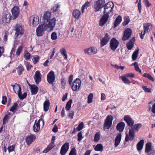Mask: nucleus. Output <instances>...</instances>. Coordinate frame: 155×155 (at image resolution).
<instances>
[{"mask_svg": "<svg viewBox=\"0 0 155 155\" xmlns=\"http://www.w3.org/2000/svg\"><path fill=\"white\" fill-rule=\"evenodd\" d=\"M19 9L18 7L15 6L12 9V16H13V19H15L18 16L19 13Z\"/></svg>", "mask_w": 155, "mask_h": 155, "instance_id": "nucleus-17", "label": "nucleus"}, {"mask_svg": "<svg viewBox=\"0 0 155 155\" xmlns=\"http://www.w3.org/2000/svg\"><path fill=\"white\" fill-rule=\"evenodd\" d=\"M134 46V43H133L128 42L127 44V47L129 50H131Z\"/></svg>", "mask_w": 155, "mask_h": 155, "instance_id": "nucleus-49", "label": "nucleus"}, {"mask_svg": "<svg viewBox=\"0 0 155 155\" xmlns=\"http://www.w3.org/2000/svg\"><path fill=\"white\" fill-rule=\"evenodd\" d=\"M119 44V42L115 38H113L110 40V46L111 49L114 51L117 48Z\"/></svg>", "mask_w": 155, "mask_h": 155, "instance_id": "nucleus-6", "label": "nucleus"}, {"mask_svg": "<svg viewBox=\"0 0 155 155\" xmlns=\"http://www.w3.org/2000/svg\"><path fill=\"white\" fill-rule=\"evenodd\" d=\"M121 134L120 133L118 134L117 135L115 140L114 145L115 147H117L119 144L121 139Z\"/></svg>", "mask_w": 155, "mask_h": 155, "instance_id": "nucleus-25", "label": "nucleus"}, {"mask_svg": "<svg viewBox=\"0 0 155 155\" xmlns=\"http://www.w3.org/2000/svg\"><path fill=\"white\" fill-rule=\"evenodd\" d=\"M34 78L36 83L38 84L41 81V75L40 71H37L35 73V74L34 76Z\"/></svg>", "mask_w": 155, "mask_h": 155, "instance_id": "nucleus-20", "label": "nucleus"}, {"mask_svg": "<svg viewBox=\"0 0 155 155\" xmlns=\"http://www.w3.org/2000/svg\"><path fill=\"white\" fill-rule=\"evenodd\" d=\"M14 148L15 146H14L13 145L8 147V152H10L13 151L14 149Z\"/></svg>", "mask_w": 155, "mask_h": 155, "instance_id": "nucleus-64", "label": "nucleus"}, {"mask_svg": "<svg viewBox=\"0 0 155 155\" xmlns=\"http://www.w3.org/2000/svg\"><path fill=\"white\" fill-rule=\"evenodd\" d=\"M143 2L144 3L145 5L147 7H149L150 6H151L152 4L150 3L148 1V0H143Z\"/></svg>", "mask_w": 155, "mask_h": 155, "instance_id": "nucleus-62", "label": "nucleus"}, {"mask_svg": "<svg viewBox=\"0 0 155 155\" xmlns=\"http://www.w3.org/2000/svg\"><path fill=\"white\" fill-rule=\"evenodd\" d=\"M74 27H71V26L70 27V28H69V29L68 30V33H71V36L72 37H73L74 35V34H72V33L74 31Z\"/></svg>", "mask_w": 155, "mask_h": 155, "instance_id": "nucleus-56", "label": "nucleus"}, {"mask_svg": "<svg viewBox=\"0 0 155 155\" xmlns=\"http://www.w3.org/2000/svg\"><path fill=\"white\" fill-rule=\"evenodd\" d=\"M30 54L29 52H27L25 54L24 57L26 60H28L30 58Z\"/></svg>", "mask_w": 155, "mask_h": 155, "instance_id": "nucleus-60", "label": "nucleus"}, {"mask_svg": "<svg viewBox=\"0 0 155 155\" xmlns=\"http://www.w3.org/2000/svg\"><path fill=\"white\" fill-rule=\"evenodd\" d=\"M84 124L83 122H82L80 123L78 125V126L76 127V129L77 130L79 131L81 130L83 127Z\"/></svg>", "mask_w": 155, "mask_h": 155, "instance_id": "nucleus-53", "label": "nucleus"}, {"mask_svg": "<svg viewBox=\"0 0 155 155\" xmlns=\"http://www.w3.org/2000/svg\"><path fill=\"white\" fill-rule=\"evenodd\" d=\"M47 26L45 24L43 23L42 24L39 25L37 28L36 30L37 35L38 36H41L44 34V31L47 29Z\"/></svg>", "mask_w": 155, "mask_h": 155, "instance_id": "nucleus-3", "label": "nucleus"}, {"mask_svg": "<svg viewBox=\"0 0 155 155\" xmlns=\"http://www.w3.org/2000/svg\"><path fill=\"white\" fill-rule=\"evenodd\" d=\"M30 90L32 95L36 94L38 90V87L35 84L30 85Z\"/></svg>", "mask_w": 155, "mask_h": 155, "instance_id": "nucleus-26", "label": "nucleus"}, {"mask_svg": "<svg viewBox=\"0 0 155 155\" xmlns=\"http://www.w3.org/2000/svg\"><path fill=\"white\" fill-rule=\"evenodd\" d=\"M100 138V132H97L95 135L94 141L96 142H98Z\"/></svg>", "mask_w": 155, "mask_h": 155, "instance_id": "nucleus-41", "label": "nucleus"}, {"mask_svg": "<svg viewBox=\"0 0 155 155\" xmlns=\"http://www.w3.org/2000/svg\"><path fill=\"white\" fill-rule=\"evenodd\" d=\"M142 88L146 92L150 93L151 92V90L150 88H147L146 86L142 85Z\"/></svg>", "mask_w": 155, "mask_h": 155, "instance_id": "nucleus-51", "label": "nucleus"}, {"mask_svg": "<svg viewBox=\"0 0 155 155\" xmlns=\"http://www.w3.org/2000/svg\"><path fill=\"white\" fill-rule=\"evenodd\" d=\"M114 6V4L112 2H109L107 3L103 7L104 8L103 13L109 15L112 11Z\"/></svg>", "mask_w": 155, "mask_h": 155, "instance_id": "nucleus-1", "label": "nucleus"}, {"mask_svg": "<svg viewBox=\"0 0 155 155\" xmlns=\"http://www.w3.org/2000/svg\"><path fill=\"white\" fill-rule=\"evenodd\" d=\"M132 34V30L129 28L126 29L124 32L122 40L123 41L128 39L131 36Z\"/></svg>", "mask_w": 155, "mask_h": 155, "instance_id": "nucleus-11", "label": "nucleus"}, {"mask_svg": "<svg viewBox=\"0 0 155 155\" xmlns=\"http://www.w3.org/2000/svg\"><path fill=\"white\" fill-rule=\"evenodd\" d=\"M143 77L147 78L148 79L152 81H154L153 78L149 74L144 73L143 74Z\"/></svg>", "mask_w": 155, "mask_h": 155, "instance_id": "nucleus-42", "label": "nucleus"}, {"mask_svg": "<svg viewBox=\"0 0 155 155\" xmlns=\"http://www.w3.org/2000/svg\"><path fill=\"white\" fill-rule=\"evenodd\" d=\"M35 138V136L32 134L27 136L25 138L26 142L27 145H29L31 144Z\"/></svg>", "mask_w": 155, "mask_h": 155, "instance_id": "nucleus-22", "label": "nucleus"}, {"mask_svg": "<svg viewBox=\"0 0 155 155\" xmlns=\"http://www.w3.org/2000/svg\"><path fill=\"white\" fill-rule=\"evenodd\" d=\"M51 39L52 40H55L57 39L56 33L54 32H53L51 35Z\"/></svg>", "mask_w": 155, "mask_h": 155, "instance_id": "nucleus-57", "label": "nucleus"}, {"mask_svg": "<svg viewBox=\"0 0 155 155\" xmlns=\"http://www.w3.org/2000/svg\"><path fill=\"white\" fill-rule=\"evenodd\" d=\"M31 20L32 24L33 26H36L38 24L39 22V17L37 15L33 16L31 17L30 21H31Z\"/></svg>", "mask_w": 155, "mask_h": 155, "instance_id": "nucleus-21", "label": "nucleus"}, {"mask_svg": "<svg viewBox=\"0 0 155 155\" xmlns=\"http://www.w3.org/2000/svg\"><path fill=\"white\" fill-rule=\"evenodd\" d=\"M113 117L111 115H108L105 120L104 124V129L105 130V129H109L111 126L112 124Z\"/></svg>", "mask_w": 155, "mask_h": 155, "instance_id": "nucleus-4", "label": "nucleus"}, {"mask_svg": "<svg viewBox=\"0 0 155 155\" xmlns=\"http://www.w3.org/2000/svg\"><path fill=\"white\" fill-rule=\"evenodd\" d=\"M83 138L82 133L81 132H79L78 134V141H80Z\"/></svg>", "mask_w": 155, "mask_h": 155, "instance_id": "nucleus-59", "label": "nucleus"}, {"mask_svg": "<svg viewBox=\"0 0 155 155\" xmlns=\"http://www.w3.org/2000/svg\"><path fill=\"white\" fill-rule=\"evenodd\" d=\"M94 149L96 151H102L103 149V147L101 143L97 144L95 147Z\"/></svg>", "mask_w": 155, "mask_h": 155, "instance_id": "nucleus-35", "label": "nucleus"}, {"mask_svg": "<svg viewBox=\"0 0 155 155\" xmlns=\"http://www.w3.org/2000/svg\"><path fill=\"white\" fill-rule=\"evenodd\" d=\"M48 21V24H45V25L47 27V28H49L50 31H52L53 30L55 25L56 20L55 18H54Z\"/></svg>", "mask_w": 155, "mask_h": 155, "instance_id": "nucleus-13", "label": "nucleus"}, {"mask_svg": "<svg viewBox=\"0 0 155 155\" xmlns=\"http://www.w3.org/2000/svg\"><path fill=\"white\" fill-rule=\"evenodd\" d=\"M16 86L14 88V89L13 90L15 91V93L16 94H17V93L16 92V91L17 90H18V92H19V91L20 88V89L21 90V86H20V85L19 84H18L17 83H16Z\"/></svg>", "mask_w": 155, "mask_h": 155, "instance_id": "nucleus-55", "label": "nucleus"}, {"mask_svg": "<svg viewBox=\"0 0 155 155\" xmlns=\"http://www.w3.org/2000/svg\"><path fill=\"white\" fill-rule=\"evenodd\" d=\"M18 73L19 75H20L24 71V69L23 66L21 64H19L16 68Z\"/></svg>", "mask_w": 155, "mask_h": 155, "instance_id": "nucleus-36", "label": "nucleus"}, {"mask_svg": "<svg viewBox=\"0 0 155 155\" xmlns=\"http://www.w3.org/2000/svg\"><path fill=\"white\" fill-rule=\"evenodd\" d=\"M11 19L10 14H8L3 15L2 17V20L3 22L6 24L9 22Z\"/></svg>", "mask_w": 155, "mask_h": 155, "instance_id": "nucleus-24", "label": "nucleus"}, {"mask_svg": "<svg viewBox=\"0 0 155 155\" xmlns=\"http://www.w3.org/2000/svg\"><path fill=\"white\" fill-rule=\"evenodd\" d=\"M55 79L54 73L52 71H51L47 76V80L50 84H52L54 81Z\"/></svg>", "mask_w": 155, "mask_h": 155, "instance_id": "nucleus-10", "label": "nucleus"}, {"mask_svg": "<svg viewBox=\"0 0 155 155\" xmlns=\"http://www.w3.org/2000/svg\"><path fill=\"white\" fill-rule=\"evenodd\" d=\"M120 78L122 79V80L125 84H130V81L128 78H126L125 77L120 76Z\"/></svg>", "mask_w": 155, "mask_h": 155, "instance_id": "nucleus-44", "label": "nucleus"}, {"mask_svg": "<svg viewBox=\"0 0 155 155\" xmlns=\"http://www.w3.org/2000/svg\"><path fill=\"white\" fill-rule=\"evenodd\" d=\"M139 49L136 50L132 55V57L133 61H135L137 59Z\"/></svg>", "mask_w": 155, "mask_h": 155, "instance_id": "nucleus-38", "label": "nucleus"}, {"mask_svg": "<svg viewBox=\"0 0 155 155\" xmlns=\"http://www.w3.org/2000/svg\"><path fill=\"white\" fill-rule=\"evenodd\" d=\"M109 17V15L104 14L99 21V25L101 26H103L104 25L107 21Z\"/></svg>", "mask_w": 155, "mask_h": 155, "instance_id": "nucleus-12", "label": "nucleus"}, {"mask_svg": "<svg viewBox=\"0 0 155 155\" xmlns=\"http://www.w3.org/2000/svg\"><path fill=\"white\" fill-rule=\"evenodd\" d=\"M97 52V48L94 47H91L84 50V53L89 55L96 54Z\"/></svg>", "mask_w": 155, "mask_h": 155, "instance_id": "nucleus-19", "label": "nucleus"}, {"mask_svg": "<svg viewBox=\"0 0 155 155\" xmlns=\"http://www.w3.org/2000/svg\"><path fill=\"white\" fill-rule=\"evenodd\" d=\"M124 120L129 127H133L134 123V121L129 115L124 116Z\"/></svg>", "mask_w": 155, "mask_h": 155, "instance_id": "nucleus-15", "label": "nucleus"}, {"mask_svg": "<svg viewBox=\"0 0 155 155\" xmlns=\"http://www.w3.org/2000/svg\"><path fill=\"white\" fill-rule=\"evenodd\" d=\"M130 21V19L128 17H126L124 18V21L122 23L123 26H125L127 25Z\"/></svg>", "mask_w": 155, "mask_h": 155, "instance_id": "nucleus-48", "label": "nucleus"}, {"mask_svg": "<svg viewBox=\"0 0 155 155\" xmlns=\"http://www.w3.org/2000/svg\"><path fill=\"white\" fill-rule=\"evenodd\" d=\"M50 103L49 100H47L43 103V109L45 111H47L49 108Z\"/></svg>", "mask_w": 155, "mask_h": 155, "instance_id": "nucleus-30", "label": "nucleus"}, {"mask_svg": "<svg viewBox=\"0 0 155 155\" xmlns=\"http://www.w3.org/2000/svg\"><path fill=\"white\" fill-rule=\"evenodd\" d=\"M69 155H76V150L75 147L72 148Z\"/></svg>", "mask_w": 155, "mask_h": 155, "instance_id": "nucleus-54", "label": "nucleus"}, {"mask_svg": "<svg viewBox=\"0 0 155 155\" xmlns=\"http://www.w3.org/2000/svg\"><path fill=\"white\" fill-rule=\"evenodd\" d=\"M15 28L16 31L15 34L17 37H18L19 35L21 36L23 34L24 30L21 25L17 24L15 26Z\"/></svg>", "mask_w": 155, "mask_h": 155, "instance_id": "nucleus-8", "label": "nucleus"}, {"mask_svg": "<svg viewBox=\"0 0 155 155\" xmlns=\"http://www.w3.org/2000/svg\"><path fill=\"white\" fill-rule=\"evenodd\" d=\"M8 116L6 114L4 116L3 120V125H5L6 123V121L8 120Z\"/></svg>", "mask_w": 155, "mask_h": 155, "instance_id": "nucleus-58", "label": "nucleus"}, {"mask_svg": "<svg viewBox=\"0 0 155 155\" xmlns=\"http://www.w3.org/2000/svg\"><path fill=\"white\" fill-rule=\"evenodd\" d=\"M69 147V143L68 142H66L61 147L60 153L61 155H65L68 150Z\"/></svg>", "mask_w": 155, "mask_h": 155, "instance_id": "nucleus-16", "label": "nucleus"}, {"mask_svg": "<svg viewBox=\"0 0 155 155\" xmlns=\"http://www.w3.org/2000/svg\"><path fill=\"white\" fill-rule=\"evenodd\" d=\"M73 15L76 19H78L80 17L81 13L78 10L75 9L74 10L73 12Z\"/></svg>", "mask_w": 155, "mask_h": 155, "instance_id": "nucleus-29", "label": "nucleus"}, {"mask_svg": "<svg viewBox=\"0 0 155 155\" xmlns=\"http://www.w3.org/2000/svg\"><path fill=\"white\" fill-rule=\"evenodd\" d=\"M110 38V35L107 33H106L101 41V46L103 47L106 45L108 43Z\"/></svg>", "mask_w": 155, "mask_h": 155, "instance_id": "nucleus-9", "label": "nucleus"}, {"mask_svg": "<svg viewBox=\"0 0 155 155\" xmlns=\"http://www.w3.org/2000/svg\"><path fill=\"white\" fill-rule=\"evenodd\" d=\"M125 126L124 123L121 122L118 123L117 125V130L118 131L120 132L121 133L123 131Z\"/></svg>", "mask_w": 155, "mask_h": 155, "instance_id": "nucleus-23", "label": "nucleus"}, {"mask_svg": "<svg viewBox=\"0 0 155 155\" xmlns=\"http://www.w3.org/2000/svg\"><path fill=\"white\" fill-rule=\"evenodd\" d=\"M7 101V98L6 96H4L2 97V103L3 104H5L6 102Z\"/></svg>", "mask_w": 155, "mask_h": 155, "instance_id": "nucleus-63", "label": "nucleus"}, {"mask_svg": "<svg viewBox=\"0 0 155 155\" xmlns=\"http://www.w3.org/2000/svg\"><path fill=\"white\" fill-rule=\"evenodd\" d=\"M60 52L62 55L64 56V58L65 60L67 59V52L65 49L64 48H62L60 50Z\"/></svg>", "mask_w": 155, "mask_h": 155, "instance_id": "nucleus-37", "label": "nucleus"}, {"mask_svg": "<svg viewBox=\"0 0 155 155\" xmlns=\"http://www.w3.org/2000/svg\"><path fill=\"white\" fill-rule=\"evenodd\" d=\"M24 64L26 67L27 70L28 71H30L32 67V66L28 62L26 61H24Z\"/></svg>", "mask_w": 155, "mask_h": 155, "instance_id": "nucleus-46", "label": "nucleus"}, {"mask_svg": "<svg viewBox=\"0 0 155 155\" xmlns=\"http://www.w3.org/2000/svg\"><path fill=\"white\" fill-rule=\"evenodd\" d=\"M18 104L17 103H15L9 109V110L12 112H14L15 110L17 109L18 106Z\"/></svg>", "mask_w": 155, "mask_h": 155, "instance_id": "nucleus-43", "label": "nucleus"}, {"mask_svg": "<svg viewBox=\"0 0 155 155\" xmlns=\"http://www.w3.org/2000/svg\"><path fill=\"white\" fill-rule=\"evenodd\" d=\"M105 0H97L94 3V8L95 12L99 11L104 5Z\"/></svg>", "mask_w": 155, "mask_h": 155, "instance_id": "nucleus-2", "label": "nucleus"}, {"mask_svg": "<svg viewBox=\"0 0 155 155\" xmlns=\"http://www.w3.org/2000/svg\"><path fill=\"white\" fill-rule=\"evenodd\" d=\"M133 64L134 66L136 71L137 72H139L140 74H141V71L139 67L138 63L137 62H135Z\"/></svg>", "mask_w": 155, "mask_h": 155, "instance_id": "nucleus-45", "label": "nucleus"}, {"mask_svg": "<svg viewBox=\"0 0 155 155\" xmlns=\"http://www.w3.org/2000/svg\"><path fill=\"white\" fill-rule=\"evenodd\" d=\"M81 81L79 78H77L72 83L71 86V89L73 91H76L79 90L81 86Z\"/></svg>", "mask_w": 155, "mask_h": 155, "instance_id": "nucleus-5", "label": "nucleus"}, {"mask_svg": "<svg viewBox=\"0 0 155 155\" xmlns=\"http://www.w3.org/2000/svg\"><path fill=\"white\" fill-rule=\"evenodd\" d=\"M122 21V17L119 15L116 19L114 23V28L117 27L121 22Z\"/></svg>", "mask_w": 155, "mask_h": 155, "instance_id": "nucleus-31", "label": "nucleus"}, {"mask_svg": "<svg viewBox=\"0 0 155 155\" xmlns=\"http://www.w3.org/2000/svg\"><path fill=\"white\" fill-rule=\"evenodd\" d=\"M152 149V143L150 142H148L146 144L145 152L147 153V155H150L149 152Z\"/></svg>", "mask_w": 155, "mask_h": 155, "instance_id": "nucleus-27", "label": "nucleus"}, {"mask_svg": "<svg viewBox=\"0 0 155 155\" xmlns=\"http://www.w3.org/2000/svg\"><path fill=\"white\" fill-rule=\"evenodd\" d=\"M23 48L22 46H19L17 48L16 52V54L18 56L20 55V53L22 51Z\"/></svg>", "mask_w": 155, "mask_h": 155, "instance_id": "nucleus-50", "label": "nucleus"}, {"mask_svg": "<svg viewBox=\"0 0 155 155\" xmlns=\"http://www.w3.org/2000/svg\"><path fill=\"white\" fill-rule=\"evenodd\" d=\"M144 31L146 32H149L152 28V26L150 23H144L143 25Z\"/></svg>", "mask_w": 155, "mask_h": 155, "instance_id": "nucleus-28", "label": "nucleus"}, {"mask_svg": "<svg viewBox=\"0 0 155 155\" xmlns=\"http://www.w3.org/2000/svg\"><path fill=\"white\" fill-rule=\"evenodd\" d=\"M51 15V13L49 12H45L43 17V23L45 24L47 23L50 20Z\"/></svg>", "mask_w": 155, "mask_h": 155, "instance_id": "nucleus-18", "label": "nucleus"}, {"mask_svg": "<svg viewBox=\"0 0 155 155\" xmlns=\"http://www.w3.org/2000/svg\"><path fill=\"white\" fill-rule=\"evenodd\" d=\"M18 97L20 100H23L26 97L27 94L26 92H25L22 95L21 94V91L20 88L19 92H18Z\"/></svg>", "mask_w": 155, "mask_h": 155, "instance_id": "nucleus-34", "label": "nucleus"}, {"mask_svg": "<svg viewBox=\"0 0 155 155\" xmlns=\"http://www.w3.org/2000/svg\"><path fill=\"white\" fill-rule=\"evenodd\" d=\"M137 6H138V8L139 12L140 13H141V8H142V5H141V2L140 0H139V2H138V3Z\"/></svg>", "mask_w": 155, "mask_h": 155, "instance_id": "nucleus-61", "label": "nucleus"}, {"mask_svg": "<svg viewBox=\"0 0 155 155\" xmlns=\"http://www.w3.org/2000/svg\"><path fill=\"white\" fill-rule=\"evenodd\" d=\"M90 5V3L88 2H86L81 7V11L82 13L84 12V9L85 8H87Z\"/></svg>", "mask_w": 155, "mask_h": 155, "instance_id": "nucleus-47", "label": "nucleus"}, {"mask_svg": "<svg viewBox=\"0 0 155 155\" xmlns=\"http://www.w3.org/2000/svg\"><path fill=\"white\" fill-rule=\"evenodd\" d=\"M31 57H33L32 59L33 63L35 64L38 62L39 60V57L38 55H35L34 56H31Z\"/></svg>", "mask_w": 155, "mask_h": 155, "instance_id": "nucleus-40", "label": "nucleus"}, {"mask_svg": "<svg viewBox=\"0 0 155 155\" xmlns=\"http://www.w3.org/2000/svg\"><path fill=\"white\" fill-rule=\"evenodd\" d=\"M41 120L42 121L43 124H44V121L43 119H39L38 121L35 120V124L33 127V129L34 131L35 132H38L40 130V120Z\"/></svg>", "mask_w": 155, "mask_h": 155, "instance_id": "nucleus-14", "label": "nucleus"}, {"mask_svg": "<svg viewBox=\"0 0 155 155\" xmlns=\"http://www.w3.org/2000/svg\"><path fill=\"white\" fill-rule=\"evenodd\" d=\"M93 97V95L92 94L90 93L88 97L87 98V103L89 104L92 102V98Z\"/></svg>", "mask_w": 155, "mask_h": 155, "instance_id": "nucleus-52", "label": "nucleus"}, {"mask_svg": "<svg viewBox=\"0 0 155 155\" xmlns=\"http://www.w3.org/2000/svg\"><path fill=\"white\" fill-rule=\"evenodd\" d=\"M134 131L131 128L129 130V135H128L127 134H126L125 140L126 142H128L129 140L132 141L134 140Z\"/></svg>", "mask_w": 155, "mask_h": 155, "instance_id": "nucleus-7", "label": "nucleus"}, {"mask_svg": "<svg viewBox=\"0 0 155 155\" xmlns=\"http://www.w3.org/2000/svg\"><path fill=\"white\" fill-rule=\"evenodd\" d=\"M142 127V124L140 123L135 124L134 125H133V127H131V128L133 129L134 131L135 130V131L138 132L139 131V129L141 128Z\"/></svg>", "mask_w": 155, "mask_h": 155, "instance_id": "nucleus-33", "label": "nucleus"}, {"mask_svg": "<svg viewBox=\"0 0 155 155\" xmlns=\"http://www.w3.org/2000/svg\"><path fill=\"white\" fill-rule=\"evenodd\" d=\"M144 144V140H141L137 144V147L138 151L140 150L143 148Z\"/></svg>", "mask_w": 155, "mask_h": 155, "instance_id": "nucleus-32", "label": "nucleus"}, {"mask_svg": "<svg viewBox=\"0 0 155 155\" xmlns=\"http://www.w3.org/2000/svg\"><path fill=\"white\" fill-rule=\"evenodd\" d=\"M72 100L70 99L67 103L66 105V109L67 110H69L71 107Z\"/></svg>", "mask_w": 155, "mask_h": 155, "instance_id": "nucleus-39", "label": "nucleus"}]
</instances>
